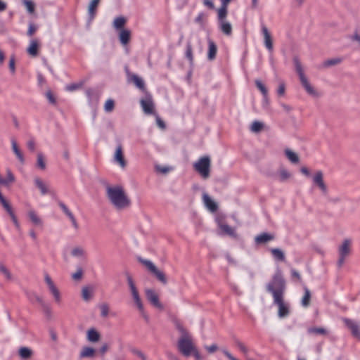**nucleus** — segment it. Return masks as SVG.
Returning a JSON list of instances; mask_svg holds the SVG:
<instances>
[{"mask_svg": "<svg viewBox=\"0 0 360 360\" xmlns=\"http://www.w3.org/2000/svg\"><path fill=\"white\" fill-rule=\"evenodd\" d=\"M106 196L112 207L117 211H122L131 206V200L121 186H108Z\"/></svg>", "mask_w": 360, "mask_h": 360, "instance_id": "1", "label": "nucleus"}, {"mask_svg": "<svg viewBox=\"0 0 360 360\" xmlns=\"http://www.w3.org/2000/svg\"><path fill=\"white\" fill-rule=\"evenodd\" d=\"M174 325L180 335L177 342L178 349L183 355L188 356L191 354L192 350L195 347L192 335L179 321H175Z\"/></svg>", "mask_w": 360, "mask_h": 360, "instance_id": "2", "label": "nucleus"}, {"mask_svg": "<svg viewBox=\"0 0 360 360\" xmlns=\"http://www.w3.org/2000/svg\"><path fill=\"white\" fill-rule=\"evenodd\" d=\"M293 63L295 68V71L297 73L302 86L304 88L305 91L311 96L317 98L319 96V91L316 88L310 83L309 79L305 75L304 69L302 63L298 58L295 57L293 58Z\"/></svg>", "mask_w": 360, "mask_h": 360, "instance_id": "3", "label": "nucleus"}, {"mask_svg": "<svg viewBox=\"0 0 360 360\" xmlns=\"http://www.w3.org/2000/svg\"><path fill=\"white\" fill-rule=\"evenodd\" d=\"M266 290L272 294L273 298L284 296L285 282L280 271L274 274L271 281L266 285Z\"/></svg>", "mask_w": 360, "mask_h": 360, "instance_id": "4", "label": "nucleus"}, {"mask_svg": "<svg viewBox=\"0 0 360 360\" xmlns=\"http://www.w3.org/2000/svg\"><path fill=\"white\" fill-rule=\"evenodd\" d=\"M126 277L134 303L136 308L138 309L140 314L143 316V318L145 320L148 321V316L146 313L142 300L139 295V290L135 285V283L132 278V276L127 273L126 274Z\"/></svg>", "mask_w": 360, "mask_h": 360, "instance_id": "5", "label": "nucleus"}, {"mask_svg": "<svg viewBox=\"0 0 360 360\" xmlns=\"http://www.w3.org/2000/svg\"><path fill=\"white\" fill-rule=\"evenodd\" d=\"M352 241L349 238L344 239L338 247V259L337 266L338 269H341L347 259L350 256L352 253Z\"/></svg>", "mask_w": 360, "mask_h": 360, "instance_id": "6", "label": "nucleus"}, {"mask_svg": "<svg viewBox=\"0 0 360 360\" xmlns=\"http://www.w3.org/2000/svg\"><path fill=\"white\" fill-rule=\"evenodd\" d=\"M194 170L203 179H207L211 172V158L208 155L200 157L193 163Z\"/></svg>", "mask_w": 360, "mask_h": 360, "instance_id": "7", "label": "nucleus"}, {"mask_svg": "<svg viewBox=\"0 0 360 360\" xmlns=\"http://www.w3.org/2000/svg\"><path fill=\"white\" fill-rule=\"evenodd\" d=\"M312 185L314 188L319 190L323 196L328 194V187L324 180V174L322 171L318 170L311 176Z\"/></svg>", "mask_w": 360, "mask_h": 360, "instance_id": "8", "label": "nucleus"}, {"mask_svg": "<svg viewBox=\"0 0 360 360\" xmlns=\"http://www.w3.org/2000/svg\"><path fill=\"white\" fill-rule=\"evenodd\" d=\"M139 262L144 265L148 270L156 277V278L163 285H166L168 283L167 276L161 270L153 264L151 261L143 258L139 259Z\"/></svg>", "mask_w": 360, "mask_h": 360, "instance_id": "9", "label": "nucleus"}, {"mask_svg": "<svg viewBox=\"0 0 360 360\" xmlns=\"http://www.w3.org/2000/svg\"><path fill=\"white\" fill-rule=\"evenodd\" d=\"M144 293L147 300L155 307L162 309L163 305L160 302L158 293L153 288H146Z\"/></svg>", "mask_w": 360, "mask_h": 360, "instance_id": "10", "label": "nucleus"}, {"mask_svg": "<svg viewBox=\"0 0 360 360\" xmlns=\"http://www.w3.org/2000/svg\"><path fill=\"white\" fill-rule=\"evenodd\" d=\"M44 281L46 283L50 292L52 294L56 303L59 304L61 302V295L59 290L56 286L51 276L48 274H45Z\"/></svg>", "mask_w": 360, "mask_h": 360, "instance_id": "11", "label": "nucleus"}, {"mask_svg": "<svg viewBox=\"0 0 360 360\" xmlns=\"http://www.w3.org/2000/svg\"><path fill=\"white\" fill-rule=\"evenodd\" d=\"M274 302L278 307V316L280 318L285 317L289 314V305L285 302L284 296H277V297L274 298Z\"/></svg>", "mask_w": 360, "mask_h": 360, "instance_id": "12", "label": "nucleus"}, {"mask_svg": "<svg viewBox=\"0 0 360 360\" xmlns=\"http://www.w3.org/2000/svg\"><path fill=\"white\" fill-rule=\"evenodd\" d=\"M140 103L144 113L147 115L155 114L154 103L150 94L147 93L146 96L141 99Z\"/></svg>", "mask_w": 360, "mask_h": 360, "instance_id": "13", "label": "nucleus"}, {"mask_svg": "<svg viewBox=\"0 0 360 360\" xmlns=\"http://www.w3.org/2000/svg\"><path fill=\"white\" fill-rule=\"evenodd\" d=\"M114 161L119 165L122 169H124L127 166V161L124 156L123 148L120 143L116 147L114 154Z\"/></svg>", "mask_w": 360, "mask_h": 360, "instance_id": "14", "label": "nucleus"}, {"mask_svg": "<svg viewBox=\"0 0 360 360\" xmlns=\"http://www.w3.org/2000/svg\"><path fill=\"white\" fill-rule=\"evenodd\" d=\"M27 216L29 221L37 227H42L44 225L42 218L39 215V214L34 210L30 209L27 212Z\"/></svg>", "mask_w": 360, "mask_h": 360, "instance_id": "15", "label": "nucleus"}, {"mask_svg": "<svg viewBox=\"0 0 360 360\" xmlns=\"http://www.w3.org/2000/svg\"><path fill=\"white\" fill-rule=\"evenodd\" d=\"M345 324L348 327L355 338L360 340V329L359 325L352 319L345 318L342 319Z\"/></svg>", "mask_w": 360, "mask_h": 360, "instance_id": "16", "label": "nucleus"}, {"mask_svg": "<svg viewBox=\"0 0 360 360\" xmlns=\"http://www.w3.org/2000/svg\"><path fill=\"white\" fill-rule=\"evenodd\" d=\"M262 32L264 35V41L266 48L269 51H272L273 50V41L271 38V35L268 30V28L265 25H262Z\"/></svg>", "mask_w": 360, "mask_h": 360, "instance_id": "17", "label": "nucleus"}, {"mask_svg": "<svg viewBox=\"0 0 360 360\" xmlns=\"http://www.w3.org/2000/svg\"><path fill=\"white\" fill-rule=\"evenodd\" d=\"M202 201L206 208L212 212H214L217 210V204L211 199L209 195L206 193L202 194Z\"/></svg>", "mask_w": 360, "mask_h": 360, "instance_id": "18", "label": "nucleus"}, {"mask_svg": "<svg viewBox=\"0 0 360 360\" xmlns=\"http://www.w3.org/2000/svg\"><path fill=\"white\" fill-rule=\"evenodd\" d=\"M60 207L62 209L63 212L66 214V216L70 219L72 222V226L75 230L79 229V224L77 223L75 216L72 213V212L68 209V207L63 203H59Z\"/></svg>", "mask_w": 360, "mask_h": 360, "instance_id": "19", "label": "nucleus"}, {"mask_svg": "<svg viewBox=\"0 0 360 360\" xmlns=\"http://www.w3.org/2000/svg\"><path fill=\"white\" fill-rule=\"evenodd\" d=\"M60 207L62 209L63 212L66 214V216L70 219L72 222V226L75 230L79 229V224L77 223L75 216L72 213V212L68 209V207L63 203H59Z\"/></svg>", "mask_w": 360, "mask_h": 360, "instance_id": "20", "label": "nucleus"}, {"mask_svg": "<svg viewBox=\"0 0 360 360\" xmlns=\"http://www.w3.org/2000/svg\"><path fill=\"white\" fill-rule=\"evenodd\" d=\"M101 334L94 328H89L86 331V339L90 342H98L101 340Z\"/></svg>", "mask_w": 360, "mask_h": 360, "instance_id": "21", "label": "nucleus"}, {"mask_svg": "<svg viewBox=\"0 0 360 360\" xmlns=\"http://www.w3.org/2000/svg\"><path fill=\"white\" fill-rule=\"evenodd\" d=\"M70 255L73 257L83 259L86 257V252L83 247L77 245L71 249Z\"/></svg>", "mask_w": 360, "mask_h": 360, "instance_id": "22", "label": "nucleus"}, {"mask_svg": "<svg viewBox=\"0 0 360 360\" xmlns=\"http://www.w3.org/2000/svg\"><path fill=\"white\" fill-rule=\"evenodd\" d=\"M0 273L7 281H13L14 280V276L11 270L2 262H0Z\"/></svg>", "mask_w": 360, "mask_h": 360, "instance_id": "23", "label": "nucleus"}, {"mask_svg": "<svg viewBox=\"0 0 360 360\" xmlns=\"http://www.w3.org/2000/svg\"><path fill=\"white\" fill-rule=\"evenodd\" d=\"M96 351L93 347H84L79 354L80 358H93L95 356Z\"/></svg>", "mask_w": 360, "mask_h": 360, "instance_id": "24", "label": "nucleus"}, {"mask_svg": "<svg viewBox=\"0 0 360 360\" xmlns=\"http://www.w3.org/2000/svg\"><path fill=\"white\" fill-rule=\"evenodd\" d=\"M39 42L34 39L30 41V46L27 49V53L32 57H36L38 55Z\"/></svg>", "mask_w": 360, "mask_h": 360, "instance_id": "25", "label": "nucleus"}, {"mask_svg": "<svg viewBox=\"0 0 360 360\" xmlns=\"http://www.w3.org/2000/svg\"><path fill=\"white\" fill-rule=\"evenodd\" d=\"M93 292H94L93 287L89 286V285L84 286L82 288V299L86 302L89 301L92 298Z\"/></svg>", "mask_w": 360, "mask_h": 360, "instance_id": "26", "label": "nucleus"}, {"mask_svg": "<svg viewBox=\"0 0 360 360\" xmlns=\"http://www.w3.org/2000/svg\"><path fill=\"white\" fill-rule=\"evenodd\" d=\"M219 226L224 234L236 238L237 236L235 229L226 224L219 223Z\"/></svg>", "mask_w": 360, "mask_h": 360, "instance_id": "27", "label": "nucleus"}, {"mask_svg": "<svg viewBox=\"0 0 360 360\" xmlns=\"http://www.w3.org/2000/svg\"><path fill=\"white\" fill-rule=\"evenodd\" d=\"M11 146H12L13 151L15 153V155H16L18 160L21 163H24L25 159H24L23 155L22 153V152L20 150L15 139H11Z\"/></svg>", "mask_w": 360, "mask_h": 360, "instance_id": "28", "label": "nucleus"}, {"mask_svg": "<svg viewBox=\"0 0 360 360\" xmlns=\"http://www.w3.org/2000/svg\"><path fill=\"white\" fill-rule=\"evenodd\" d=\"M35 186L40 190L42 195H46L49 193L47 185L39 177L34 179Z\"/></svg>", "mask_w": 360, "mask_h": 360, "instance_id": "29", "label": "nucleus"}, {"mask_svg": "<svg viewBox=\"0 0 360 360\" xmlns=\"http://www.w3.org/2000/svg\"><path fill=\"white\" fill-rule=\"evenodd\" d=\"M208 46L209 47H208L207 58L209 60H212L216 57L217 48L215 43L212 40L208 41Z\"/></svg>", "mask_w": 360, "mask_h": 360, "instance_id": "30", "label": "nucleus"}, {"mask_svg": "<svg viewBox=\"0 0 360 360\" xmlns=\"http://www.w3.org/2000/svg\"><path fill=\"white\" fill-rule=\"evenodd\" d=\"M285 155L288 160L293 164H297L300 161V158L298 155L295 152L292 151L289 148H286L285 150Z\"/></svg>", "mask_w": 360, "mask_h": 360, "instance_id": "31", "label": "nucleus"}, {"mask_svg": "<svg viewBox=\"0 0 360 360\" xmlns=\"http://www.w3.org/2000/svg\"><path fill=\"white\" fill-rule=\"evenodd\" d=\"M101 0H91L88 6V13L91 19L95 17L97 7Z\"/></svg>", "mask_w": 360, "mask_h": 360, "instance_id": "32", "label": "nucleus"}, {"mask_svg": "<svg viewBox=\"0 0 360 360\" xmlns=\"http://www.w3.org/2000/svg\"><path fill=\"white\" fill-rule=\"evenodd\" d=\"M221 31L226 35H231L232 33V26L226 20L219 22Z\"/></svg>", "mask_w": 360, "mask_h": 360, "instance_id": "33", "label": "nucleus"}, {"mask_svg": "<svg viewBox=\"0 0 360 360\" xmlns=\"http://www.w3.org/2000/svg\"><path fill=\"white\" fill-rule=\"evenodd\" d=\"M18 354L22 359H30L33 354V351L28 347H22L19 349Z\"/></svg>", "mask_w": 360, "mask_h": 360, "instance_id": "34", "label": "nucleus"}, {"mask_svg": "<svg viewBox=\"0 0 360 360\" xmlns=\"http://www.w3.org/2000/svg\"><path fill=\"white\" fill-rule=\"evenodd\" d=\"M129 79L139 89L142 91H146L145 84L143 80L136 75L130 76Z\"/></svg>", "mask_w": 360, "mask_h": 360, "instance_id": "35", "label": "nucleus"}, {"mask_svg": "<svg viewBox=\"0 0 360 360\" xmlns=\"http://www.w3.org/2000/svg\"><path fill=\"white\" fill-rule=\"evenodd\" d=\"M130 35H131V32L129 30L122 29L120 31V35H119V39H120V42L123 45H126L127 44H128L129 41V39H130Z\"/></svg>", "mask_w": 360, "mask_h": 360, "instance_id": "36", "label": "nucleus"}, {"mask_svg": "<svg viewBox=\"0 0 360 360\" xmlns=\"http://www.w3.org/2000/svg\"><path fill=\"white\" fill-rule=\"evenodd\" d=\"M273 239H274L273 236H271L269 233H263L258 235L255 237V242L258 244H260V243H264L268 241L272 240Z\"/></svg>", "mask_w": 360, "mask_h": 360, "instance_id": "37", "label": "nucleus"}, {"mask_svg": "<svg viewBox=\"0 0 360 360\" xmlns=\"http://www.w3.org/2000/svg\"><path fill=\"white\" fill-rule=\"evenodd\" d=\"M27 297L31 302L35 301L41 307L46 303L43 297L34 292L27 293Z\"/></svg>", "mask_w": 360, "mask_h": 360, "instance_id": "38", "label": "nucleus"}, {"mask_svg": "<svg viewBox=\"0 0 360 360\" xmlns=\"http://www.w3.org/2000/svg\"><path fill=\"white\" fill-rule=\"evenodd\" d=\"M304 295L302 298L301 303L304 307H307L310 304L311 292L307 287H304Z\"/></svg>", "mask_w": 360, "mask_h": 360, "instance_id": "39", "label": "nucleus"}, {"mask_svg": "<svg viewBox=\"0 0 360 360\" xmlns=\"http://www.w3.org/2000/svg\"><path fill=\"white\" fill-rule=\"evenodd\" d=\"M271 252L275 259L281 262L285 260V254L282 250L279 248H272L271 249Z\"/></svg>", "mask_w": 360, "mask_h": 360, "instance_id": "40", "label": "nucleus"}, {"mask_svg": "<svg viewBox=\"0 0 360 360\" xmlns=\"http://www.w3.org/2000/svg\"><path fill=\"white\" fill-rule=\"evenodd\" d=\"M292 176L291 173L285 168L278 170V178L281 181H285Z\"/></svg>", "mask_w": 360, "mask_h": 360, "instance_id": "41", "label": "nucleus"}, {"mask_svg": "<svg viewBox=\"0 0 360 360\" xmlns=\"http://www.w3.org/2000/svg\"><path fill=\"white\" fill-rule=\"evenodd\" d=\"M342 62V59L340 58H330L326 60H325L322 66L323 68H328L334 65H337L340 64Z\"/></svg>", "mask_w": 360, "mask_h": 360, "instance_id": "42", "label": "nucleus"}, {"mask_svg": "<svg viewBox=\"0 0 360 360\" xmlns=\"http://www.w3.org/2000/svg\"><path fill=\"white\" fill-rule=\"evenodd\" d=\"M255 84H256V86L259 89V91L263 94V96L264 97V100H265L266 103H268V98H267L268 91H267V89L262 84V82L260 80H259V79H257L255 81Z\"/></svg>", "mask_w": 360, "mask_h": 360, "instance_id": "43", "label": "nucleus"}, {"mask_svg": "<svg viewBox=\"0 0 360 360\" xmlns=\"http://www.w3.org/2000/svg\"><path fill=\"white\" fill-rule=\"evenodd\" d=\"M37 167L41 170L46 169L45 158L41 153H37Z\"/></svg>", "mask_w": 360, "mask_h": 360, "instance_id": "44", "label": "nucleus"}, {"mask_svg": "<svg viewBox=\"0 0 360 360\" xmlns=\"http://www.w3.org/2000/svg\"><path fill=\"white\" fill-rule=\"evenodd\" d=\"M264 128V124L259 121H255L252 123L250 130L254 133L260 132Z\"/></svg>", "mask_w": 360, "mask_h": 360, "instance_id": "45", "label": "nucleus"}, {"mask_svg": "<svg viewBox=\"0 0 360 360\" xmlns=\"http://www.w3.org/2000/svg\"><path fill=\"white\" fill-rule=\"evenodd\" d=\"M126 23V19L124 17H117L113 21V26L116 29H121Z\"/></svg>", "mask_w": 360, "mask_h": 360, "instance_id": "46", "label": "nucleus"}, {"mask_svg": "<svg viewBox=\"0 0 360 360\" xmlns=\"http://www.w3.org/2000/svg\"><path fill=\"white\" fill-rule=\"evenodd\" d=\"M226 15H227V7L226 6H221L218 10L219 22L226 20Z\"/></svg>", "mask_w": 360, "mask_h": 360, "instance_id": "47", "label": "nucleus"}, {"mask_svg": "<svg viewBox=\"0 0 360 360\" xmlns=\"http://www.w3.org/2000/svg\"><path fill=\"white\" fill-rule=\"evenodd\" d=\"M131 352L133 354L136 355L139 359H141V360H147L148 359L147 356L142 351H141L139 349L132 348L131 349Z\"/></svg>", "mask_w": 360, "mask_h": 360, "instance_id": "48", "label": "nucleus"}, {"mask_svg": "<svg viewBox=\"0 0 360 360\" xmlns=\"http://www.w3.org/2000/svg\"><path fill=\"white\" fill-rule=\"evenodd\" d=\"M115 107L114 101L112 99H108L106 101L104 105V109L107 112H110L113 110Z\"/></svg>", "mask_w": 360, "mask_h": 360, "instance_id": "49", "label": "nucleus"}, {"mask_svg": "<svg viewBox=\"0 0 360 360\" xmlns=\"http://www.w3.org/2000/svg\"><path fill=\"white\" fill-rule=\"evenodd\" d=\"M206 15L203 13H200L195 18V21L196 23L199 24L202 27L205 25Z\"/></svg>", "mask_w": 360, "mask_h": 360, "instance_id": "50", "label": "nucleus"}, {"mask_svg": "<svg viewBox=\"0 0 360 360\" xmlns=\"http://www.w3.org/2000/svg\"><path fill=\"white\" fill-rule=\"evenodd\" d=\"M101 310V314L103 317H106L109 313V306L106 303H103L99 307Z\"/></svg>", "mask_w": 360, "mask_h": 360, "instance_id": "51", "label": "nucleus"}, {"mask_svg": "<svg viewBox=\"0 0 360 360\" xmlns=\"http://www.w3.org/2000/svg\"><path fill=\"white\" fill-rule=\"evenodd\" d=\"M83 276V270L82 268H78L77 271L72 274V278L75 281H80Z\"/></svg>", "mask_w": 360, "mask_h": 360, "instance_id": "52", "label": "nucleus"}, {"mask_svg": "<svg viewBox=\"0 0 360 360\" xmlns=\"http://www.w3.org/2000/svg\"><path fill=\"white\" fill-rule=\"evenodd\" d=\"M41 309L43 310L44 314L46 315V317H48V318L51 317L52 310H51L50 306L47 303H45L44 304H43L41 306Z\"/></svg>", "mask_w": 360, "mask_h": 360, "instance_id": "53", "label": "nucleus"}, {"mask_svg": "<svg viewBox=\"0 0 360 360\" xmlns=\"http://www.w3.org/2000/svg\"><path fill=\"white\" fill-rule=\"evenodd\" d=\"M24 5L29 13H32L34 11V4L32 1L25 0Z\"/></svg>", "mask_w": 360, "mask_h": 360, "instance_id": "54", "label": "nucleus"}, {"mask_svg": "<svg viewBox=\"0 0 360 360\" xmlns=\"http://www.w3.org/2000/svg\"><path fill=\"white\" fill-rule=\"evenodd\" d=\"M309 333H314V334H320V335H324L326 333V331L323 328H311L309 329Z\"/></svg>", "mask_w": 360, "mask_h": 360, "instance_id": "55", "label": "nucleus"}, {"mask_svg": "<svg viewBox=\"0 0 360 360\" xmlns=\"http://www.w3.org/2000/svg\"><path fill=\"white\" fill-rule=\"evenodd\" d=\"M155 169L157 172H158L161 174H166L171 170V168L167 166L157 165L155 167Z\"/></svg>", "mask_w": 360, "mask_h": 360, "instance_id": "56", "label": "nucleus"}, {"mask_svg": "<svg viewBox=\"0 0 360 360\" xmlns=\"http://www.w3.org/2000/svg\"><path fill=\"white\" fill-rule=\"evenodd\" d=\"M236 345L243 353L247 354L248 352V347L245 345L244 343H243L240 340H236Z\"/></svg>", "mask_w": 360, "mask_h": 360, "instance_id": "57", "label": "nucleus"}, {"mask_svg": "<svg viewBox=\"0 0 360 360\" xmlns=\"http://www.w3.org/2000/svg\"><path fill=\"white\" fill-rule=\"evenodd\" d=\"M186 56L187 57V58L191 61L192 62L193 60V51H192V46L191 44H187V46H186Z\"/></svg>", "mask_w": 360, "mask_h": 360, "instance_id": "58", "label": "nucleus"}, {"mask_svg": "<svg viewBox=\"0 0 360 360\" xmlns=\"http://www.w3.org/2000/svg\"><path fill=\"white\" fill-rule=\"evenodd\" d=\"M82 86V84H71L66 86V90H68L69 91H73L76 89L81 88Z\"/></svg>", "mask_w": 360, "mask_h": 360, "instance_id": "59", "label": "nucleus"}, {"mask_svg": "<svg viewBox=\"0 0 360 360\" xmlns=\"http://www.w3.org/2000/svg\"><path fill=\"white\" fill-rule=\"evenodd\" d=\"M205 349L208 353L212 354L218 349V346L216 344H213L210 346H205Z\"/></svg>", "mask_w": 360, "mask_h": 360, "instance_id": "60", "label": "nucleus"}, {"mask_svg": "<svg viewBox=\"0 0 360 360\" xmlns=\"http://www.w3.org/2000/svg\"><path fill=\"white\" fill-rule=\"evenodd\" d=\"M191 354H193V356L196 360H202V356L200 354V353L199 352V351L198 350V349L196 348V347L193 349V350H192Z\"/></svg>", "mask_w": 360, "mask_h": 360, "instance_id": "61", "label": "nucleus"}, {"mask_svg": "<svg viewBox=\"0 0 360 360\" xmlns=\"http://www.w3.org/2000/svg\"><path fill=\"white\" fill-rule=\"evenodd\" d=\"M27 146L28 148V149L31 151H34L35 150V142L33 139H30L29 141H27Z\"/></svg>", "mask_w": 360, "mask_h": 360, "instance_id": "62", "label": "nucleus"}, {"mask_svg": "<svg viewBox=\"0 0 360 360\" xmlns=\"http://www.w3.org/2000/svg\"><path fill=\"white\" fill-rule=\"evenodd\" d=\"M156 122H157L158 126L161 129H165L166 126H165V122L159 117L158 115L156 116Z\"/></svg>", "mask_w": 360, "mask_h": 360, "instance_id": "63", "label": "nucleus"}, {"mask_svg": "<svg viewBox=\"0 0 360 360\" xmlns=\"http://www.w3.org/2000/svg\"><path fill=\"white\" fill-rule=\"evenodd\" d=\"M285 87L284 83H281L277 91L278 94L279 96H283L285 94Z\"/></svg>", "mask_w": 360, "mask_h": 360, "instance_id": "64", "label": "nucleus"}]
</instances>
